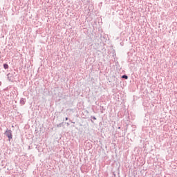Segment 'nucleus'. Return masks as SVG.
Listing matches in <instances>:
<instances>
[{"label":"nucleus","instance_id":"5","mask_svg":"<svg viewBox=\"0 0 177 177\" xmlns=\"http://www.w3.org/2000/svg\"><path fill=\"white\" fill-rule=\"evenodd\" d=\"M93 120H96V118H93Z\"/></svg>","mask_w":177,"mask_h":177},{"label":"nucleus","instance_id":"3","mask_svg":"<svg viewBox=\"0 0 177 177\" xmlns=\"http://www.w3.org/2000/svg\"><path fill=\"white\" fill-rule=\"evenodd\" d=\"M122 78H124L125 80H128V76H127V75H123V76L122 77Z\"/></svg>","mask_w":177,"mask_h":177},{"label":"nucleus","instance_id":"4","mask_svg":"<svg viewBox=\"0 0 177 177\" xmlns=\"http://www.w3.org/2000/svg\"><path fill=\"white\" fill-rule=\"evenodd\" d=\"M68 120V118H66V121H67Z\"/></svg>","mask_w":177,"mask_h":177},{"label":"nucleus","instance_id":"1","mask_svg":"<svg viewBox=\"0 0 177 177\" xmlns=\"http://www.w3.org/2000/svg\"><path fill=\"white\" fill-rule=\"evenodd\" d=\"M5 134L8 137L9 140H10V139H12L13 136L12 135V130H7Z\"/></svg>","mask_w":177,"mask_h":177},{"label":"nucleus","instance_id":"2","mask_svg":"<svg viewBox=\"0 0 177 177\" xmlns=\"http://www.w3.org/2000/svg\"><path fill=\"white\" fill-rule=\"evenodd\" d=\"M3 68H5V70H8V68H9V65H8V64H4Z\"/></svg>","mask_w":177,"mask_h":177}]
</instances>
